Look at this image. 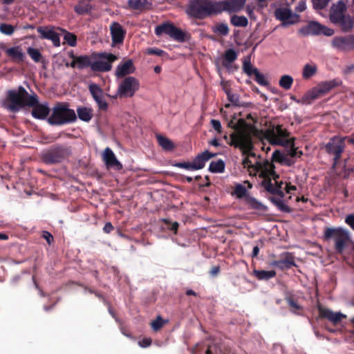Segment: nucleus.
I'll list each match as a JSON object with an SVG mask.
<instances>
[{"label": "nucleus", "mask_w": 354, "mask_h": 354, "mask_svg": "<svg viewBox=\"0 0 354 354\" xmlns=\"http://www.w3.org/2000/svg\"><path fill=\"white\" fill-rule=\"evenodd\" d=\"M59 30L63 32H64V39L66 43H67L71 46H75L77 44V37L73 33L67 32L62 28H59Z\"/></svg>", "instance_id": "obj_40"}, {"label": "nucleus", "mask_w": 354, "mask_h": 354, "mask_svg": "<svg viewBox=\"0 0 354 354\" xmlns=\"http://www.w3.org/2000/svg\"><path fill=\"white\" fill-rule=\"evenodd\" d=\"M270 266L284 270L290 268L292 266H295V262L292 257H286L284 259L270 262Z\"/></svg>", "instance_id": "obj_28"}, {"label": "nucleus", "mask_w": 354, "mask_h": 354, "mask_svg": "<svg viewBox=\"0 0 354 354\" xmlns=\"http://www.w3.org/2000/svg\"><path fill=\"white\" fill-rule=\"evenodd\" d=\"M147 53L150 55H156L158 56H161L165 53V52L162 50H160L159 48H149Z\"/></svg>", "instance_id": "obj_55"}, {"label": "nucleus", "mask_w": 354, "mask_h": 354, "mask_svg": "<svg viewBox=\"0 0 354 354\" xmlns=\"http://www.w3.org/2000/svg\"><path fill=\"white\" fill-rule=\"evenodd\" d=\"M243 70L249 76L254 75L257 71H258V69L252 65L250 56L244 57L243 62Z\"/></svg>", "instance_id": "obj_33"}, {"label": "nucleus", "mask_w": 354, "mask_h": 354, "mask_svg": "<svg viewBox=\"0 0 354 354\" xmlns=\"http://www.w3.org/2000/svg\"><path fill=\"white\" fill-rule=\"evenodd\" d=\"M6 53L14 62H21L24 61V54L21 52L19 46L7 48Z\"/></svg>", "instance_id": "obj_29"}, {"label": "nucleus", "mask_w": 354, "mask_h": 354, "mask_svg": "<svg viewBox=\"0 0 354 354\" xmlns=\"http://www.w3.org/2000/svg\"><path fill=\"white\" fill-rule=\"evenodd\" d=\"M306 2L304 1H301L299 2L297 6L295 8V10L297 12H303L306 10Z\"/></svg>", "instance_id": "obj_58"}, {"label": "nucleus", "mask_w": 354, "mask_h": 354, "mask_svg": "<svg viewBox=\"0 0 354 354\" xmlns=\"http://www.w3.org/2000/svg\"><path fill=\"white\" fill-rule=\"evenodd\" d=\"M274 16L282 22L283 26L296 24L299 20V15L292 13L288 8H278L274 11Z\"/></svg>", "instance_id": "obj_13"}, {"label": "nucleus", "mask_w": 354, "mask_h": 354, "mask_svg": "<svg viewBox=\"0 0 354 354\" xmlns=\"http://www.w3.org/2000/svg\"><path fill=\"white\" fill-rule=\"evenodd\" d=\"M151 344V339L150 338H144L138 342L140 346L142 348L148 347Z\"/></svg>", "instance_id": "obj_57"}, {"label": "nucleus", "mask_w": 354, "mask_h": 354, "mask_svg": "<svg viewBox=\"0 0 354 354\" xmlns=\"http://www.w3.org/2000/svg\"><path fill=\"white\" fill-rule=\"evenodd\" d=\"M72 153L71 147L66 145H53L41 153L42 162L48 165L60 164L66 160Z\"/></svg>", "instance_id": "obj_5"}, {"label": "nucleus", "mask_w": 354, "mask_h": 354, "mask_svg": "<svg viewBox=\"0 0 354 354\" xmlns=\"http://www.w3.org/2000/svg\"><path fill=\"white\" fill-rule=\"evenodd\" d=\"M238 53L233 48L226 50L222 57V65L229 71L234 72L237 69L233 62L237 59Z\"/></svg>", "instance_id": "obj_19"}, {"label": "nucleus", "mask_w": 354, "mask_h": 354, "mask_svg": "<svg viewBox=\"0 0 354 354\" xmlns=\"http://www.w3.org/2000/svg\"><path fill=\"white\" fill-rule=\"evenodd\" d=\"M225 92L227 96L228 100L232 103L234 106H239V97L237 94L232 93L228 89L225 88Z\"/></svg>", "instance_id": "obj_46"}, {"label": "nucleus", "mask_w": 354, "mask_h": 354, "mask_svg": "<svg viewBox=\"0 0 354 354\" xmlns=\"http://www.w3.org/2000/svg\"><path fill=\"white\" fill-rule=\"evenodd\" d=\"M167 322V321H164L161 316L158 315L156 319L151 322V326L153 330L157 331L160 329Z\"/></svg>", "instance_id": "obj_47"}, {"label": "nucleus", "mask_w": 354, "mask_h": 354, "mask_svg": "<svg viewBox=\"0 0 354 354\" xmlns=\"http://www.w3.org/2000/svg\"><path fill=\"white\" fill-rule=\"evenodd\" d=\"M37 31L39 33V38L41 39L50 40L56 47L60 46L59 34L55 31L53 26H39Z\"/></svg>", "instance_id": "obj_14"}, {"label": "nucleus", "mask_w": 354, "mask_h": 354, "mask_svg": "<svg viewBox=\"0 0 354 354\" xmlns=\"http://www.w3.org/2000/svg\"><path fill=\"white\" fill-rule=\"evenodd\" d=\"M264 137L273 145H280L290 149L292 156H297L295 148L294 139L290 138L289 132L282 127L277 125L269 127L264 133Z\"/></svg>", "instance_id": "obj_4"}, {"label": "nucleus", "mask_w": 354, "mask_h": 354, "mask_svg": "<svg viewBox=\"0 0 354 354\" xmlns=\"http://www.w3.org/2000/svg\"><path fill=\"white\" fill-rule=\"evenodd\" d=\"M140 88L138 79L132 76L126 77L118 85L117 95L120 97H131Z\"/></svg>", "instance_id": "obj_10"}, {"label": "nucleus", "mask_w": 354, "mask_h": 354, "mask_svg": "<svg viewBox=\"0 0 354 354\" xmlns=\"http://www.w3.org/2000/svg\"><path fill=\"white\" fill-rule=\"evenodd\" d=\"M246 187L242 184H237L234 187L233 194L238 198H245L248 195Z\"/></svg>", "instance_id": "obj_43"}, {"label": "nucleus", "mask_w": 354, "mask_h": 354, "mask_svg": "<svg viewBox=\"0 0 354 354\" xmlns=\"http://www.w3.org/2000/svg\"><path fill=\"white\" fill-rule=\"evenodd\" d=\"M215 154L212 153L208 151H205L198 155L192 161L195 170H198L203 168L206 162L208 161L210 158H213Z\"/></svg>", "instance_id": "obj_25"}, {"label": "nucleus", "mask_w": 354, "mask_h": 354, "mask_svg": "<svg viewBox=\"0 0 354 354\" xmlns=\"http://www.w3.org/2000/svg\"><path fill=\"white\" fill-rule=\"evenodd\" d=\"M41 237L47 241L48 245H50L54 241L53 235L48 231H43Z\"/></svg>", "instance_id": "obj_53"}, {"label": "nucleus", "mask_w": 354, "mask_h": 354, "mask_svg": "<svg viewBox=\"0 0 354 354\" xmlns=\"http://www.w3.org/2000/svg\"><path fill=\"white\" fill-rule=\"evenodd\" d=\"M277 205L279 209L285 212H289L290 208L289 207L281 200H279L277 202Z\"/></svg>", "instance_id": "obj_54"}, {"label": "nucleus", "mask_w": 354, "mask_h": 354, "mask_svg": "<svg viewBox=\"0 0 354 354\" xmlns=\"http://www.w3.org/2000/svg\"><path fill=\"white\" fill-rule=\"evenodd\" d=\"M220 271V268L218 266H215L214 268H212L210 273L212 275L214 276V275H216Z\"/></svg>", "instance_id": "obj_62"}, {"label": "nucleus", "mask_w": 354, "mask_h": 354, "mask_svg": "<svg viewBox=\"0 0 354 354\" xmlns=\"http://www.w3.org/2000/svg\"><path fill=\"white\" fill-rule=\"evenodd\" d=\"M322 29H324V26L320 24L311 21L305 28L302 29V32L308 35H319L322 33Z\"/></svg>", "instance_id": "obj_30"}, {"label": "nucleus", "mask_w": 354, "mask_h": 354, "mask_svg": "<svg viewBox=\"0 0 354 354\" xmlns=\"http://www.w3.org/2000/svg\"><path fill=\"white\" fill-rule=\"evenodd\" d=\"M293 81L292 76L289 75H283L279 79V85L285 90H289L292 86Z\"/></svg>", "instance_id": "obj_36"}, {"label": "nucleus", "mask_w": 354, "mask_h": 354, "mask_svg": "<svg viewBox=\"0 0 354 354\" xmlns=\"http://www.w3.org/2000/svg\"><path fill=\"white\" fill-rule=\"evenodd\" d=\"M102 160L108 169L120 171L122 169V164L118 160L113 151L106 147L102 154Z\"/></svg>", "instance_id": "obj_15"}, {"label": "nucleus", "mask_w": 354, "mask_h": 354, "mask_svg": "<svg viewBox=\"0 0 354 354\" xmlns=\"http://www.w3.org/2000/svg\"><path fill=\"white\" fill-rule=\"evenodd\" d=\"M320 316L328 319L334 325L339 324L346 315L341 312H334L332 310L322 306L318 307Z\"/></svg>", "instance_id": "obj_17"}, {"label": "nucleus", "mask_w": 354, "mask_h": 354, "mask_svg": "<svg viewBox=\"0 0 354 354\" xmlns=\"http://www.w3.org/2000/svg\"><path fill=\"white\" fill-rule=\"evenodd\" d=\"M346 4L339 1L330 8V20L335 24H339L344 31H347L353 27V22L349 16L345 15Z\"/></svg>", "instance_id": "obj_7"}, {"label": "nucleus", "mask_w": 354, "mask_h": 354, "mask_svg": "<svg viewBox=\"0 0 354 354\" xmlns=\"http://www.w3.org/2000/svg\"><path fill=\"white\" fill-rule=\"evenodd\" d=\"M112 41L114 44L122 43L125 31L118 22H113L110 26Z\"/></svg>", "instance_id": "obj_21"}, {"label": "nucleus", "mask_w": 354, "mask_h": 354, "mask_svg": "<svg viewBox=\"0 0 354 354\" xmlns=\"http://www.w3.org/2000/svg\"><path fill=\"white\" fill-rule=\"evenodd\" d=\"M77 111L80 119L88 122V109L87 108H78Z\"/></svg>", "instance_id": "obj_49"}, {"label": "nucleus", "mask_w": 354, "mask_h": 354, "mask_svg": "<svg viewBox=\"0 0 354 354\" xmlns=\"http://www.w3.org/2000/svg\"><path fill=\"white\" fill-rule=\"evenodd\" d=\"M225 169V163L223 160L212 161L209 166V170L212 173H222Z\"/></svg>", "instance_id": "obj_37"}, {"label": "nucleus", "mask_w": 354, "mask_h": 354, "mask_svg": "<svg viewBox=\"0 0 354 354\" xmlns=\"http://www.w3.org/2000/svg\"><path fill=\"white\" fill-rule=\"evenodd\" d=\"M342 82L339 79H334L329 81L321 82L316 88H317L321 96L324 95L329 92L332 88L341 85Z\"/></svg>", "instance_id": "obj_24"}, {"label": "nucleus", "mask_w": 354, "mask_h": 354, "mask_svg": "<svg viewBox=\"0 0 354 354\" xmlns=\"http://www.w3.org/2000/svg\"><path fill=\"white\" fill-rule=\"evenodd\" d=\"M77 116L74 110L69 109L67 102H57L53 109L50 116L48 118V122L52 125H62L73 122Z\"/></svg>", "instance_id": "obj_6"}, {"label": "nucleus", "mask_w": 354, "mask_h": 354, "mask_svg": "<svg viewBox=\"0 0 354 354\" xmlns=\"http://www.w3.org/2000/svg\"><path fill=\"white\" fill-rule=\"evenodd\" d=\"M345 222L348 225L352 230H354V214H349L346 216Z\"/></svg>", "instance_id": "obj_56"}, {"label": "nucleus", "mask_w": 354, "mask_h": 354, "mask_svg": "<svg viewBox=\"0 0 354 354\" xmlns=\"http://www.w3.org/2000/svg\"><path fill=\"white\" fill-rule=\"evenodd\" d=\"M176 167H179V168H183V169H187V170H195V169L194 168V165H193V163L192 162H178L176 164Z\"/></svg>", "instance_id": "obj_52"}, {"label": "nucleus", "mask_w": 354, "mask_h": 354, "mask_svg": "<svg viewBox=\"0 0 354 354\" xmlns=\"http://www.w3.org/2000/svg\"><path fill=\"white\" fill-rule=\"evenodd\" d=\"M255 75V81L260 85L267 86L268 84V82L266 80L265 75L261 73L259 71L254 74Z\"/></svg>", "instance_id": "obj_48"}, {"label": "nucleus", "mask_w": 354, "mask_h": 354, "mask_svg": "<svg viewBox=\"0 0 354 354\" xmlns=\"http://www.w3.org/2000/svg\"><path fill=\"white\" fill-rule=\"evenodd\" d=\"M322 97L316 88L313 87L308 91L297 103L299 104H310L313 100Z\"/></svg>", "instance_id": "obj_27"}, {"label": "nucleus", "mask_w": 354, "mask_h": 354, "mask_svg": "<svg viewBox=\"0 0 354 354\" xmlns=\"http://www.w3.org/2000/svg\"><path fill=\"white\" fill-rule=\"evenodd\" d=\"M344 72L345 74H349L351 73H354V64L346 66L344 68Z\"/></svg>", "instance_id": "obj_60"}, {"label": "nucleus", "mask_w": 354, "mask_h": 354, "mask_svg": "<svg viewBox=\"0 0 354 354\" xmlns=\"http://www.w3.org/2000/svg\"><path fill=\"white\" fill-rule=\"evenodd\" d=\"M326 239H333L335 248L338 253H343L350 241V234L348 230L342 227H328L324 231Z\"/></svg>", "instance_id": "obj_8"}, {"label": "nucleus", "mask_w": 354, "mask_h": 354, "mask_svg": "<svg viewBox=\"0 0 354 354\" xmlns=\"http://www.w3.org/2000/svg\"><path fill=\"white\" fill-rule=\"evenodd\" d=\"M209 143V145L214 146V147H218L221 145L218 140L216 138L212 140Z\"/></svg>", "instance_id": "obj_63"}, {"label": "nucleus", "mask_w": 354, "mask_h": 354, "mask_svg": "<svg viewBox=\"0 0 354 354\" xmlns=\"http://www.w3.org/2000/svg\"><path fill=\"white\" fill-rule=\"evenodd\" d=\"M28 106L32 108L31 111L32 117L39 120H45L50 111L48 103L41 104L39 102L37 95L36 102L33 105H28Z\"/></svg>", "instance_id": "obj_16"}, {"label": "nucleus", "mask_w": 354, "mask_h": 354, "mask_svg": "<svg viewBox=\"0 0 354 354\" xmlns=\"http://www.w3.org/2000/svg\"><path fill=\"white\" fill-rule=\"evenodd\" d=\"M272 160L279 162L280 163H284L286 165H290V162L289 160H287V158L279 151H275L272 153Z\"/></svg>", "instance_id": "obj_44"}, {"label": "nucleus", "mask_w": 354, "mask_h": 354, "mask_svg": "<svg viewBox=\"0 0 354 354\" xmlns=\"http://www.w3.org/2000/svg\"><path fill=\"white\" fill-rule=\"evenodd\" d=\"M70 57L73 59V61L71 64L66 63V66L67 67L75 68L77 67L79 69H82L88 66V56H80L76 57L73 51H71L69 53Z\"/></svg>", "instance_id": "obj_23"}, {"label": "nucleus", "mask_w": 354, "mask_h": 354, "mask_svg": "<svg viewBox=\"0 0 354 354\" xmlns=\"http://www.w3.org/2000/svg\"><path fill=\"white\" fill-rule=\"evenodd\" d=\"M36 102V94L29 95L27 91L21 86L17 90L8 91L5 105L12 112H17L21 109L33 105Z\"/></svg>", "instance_id": "obj_3"}, {"label": "nucleus", "mask_w": 354, "mask_h": 354, "mask_svg": "<svg viewBox=\"0 0 354 354\" xmlns=\"http://www.w3.org/2000/svg\"><path fill=\"white\" fill-rule=\"evenodd\" d=\"M245 2L246 0H226L214 2L208 0H195L190 3L187 13L194 17L203 18L223 11L229 13L236 12L243 8Z\"/></svg>", "instance_id": "obj_2"}, {"label": "nucleus", "mask_w": 354, "mask_h": 354, "mask_svg": "<svg viewBox=\"0 0 354 354\" xmlns=\"http://www.w3.org/2000/svg\"><path fill=\"white\" fill-rule=\"evenodd\" d=\"M136 67L131 59L125 60L119 64L115 71V75L117 78H121L133 73Z\"/></svg>", "instance_id": "obj_20"}, {"label": "nucleus", "mask_w": 354, "mask_h": 354, "mask_svg": "<svg viewBox=\"0 0 354 354\" xmlns=\"http://www.w3.org/2000/svg\"><path fill=\"white\" fill-rule=\"evenodd\" d=\"M113 229V226L111 223H106L103 227V230L106 233H110Z\"/></svg>", "instance_id": "obj_59"}, {"label": "nucleus", "mask_w": 354, "mask_h": 354, "mask_svg": "<svg viewBox=\"0 0 354 354\" xmlns=\"http://www.w3.org/2000/svg\"><path fill=\"white\" fill-rule=\"evenodd\" d=\"M322 33H324V35L327 36H330L333 35L334 31L332 29L326 28L324 26V29H322Z\"/></svg>", "instance_id": "obj_61"}, {"label": "nucleus", "mask_w": 354, "mask_h": 354, "mask_svg": "<svg viewBox=\"0 0 354 354\" xmlns=\"http://www.w3.org/2000/svg\"><path fill=\"white\" fill-rule=\"evenodd\" d=\"M155 33L157 36L166 34L177 41L182 42L185 40V34L180 29L169 22H165L156 26Z\"/></svg>", "instance_id": "obj_11"}, {"label": "nucleus", "mask_w": 354, "mask_h": 354, "mask_svg": "<svg viewBox=\"0 0 354 354\" xmlns=\"http://www.w3.org/2000/svg\"><path fill=\"white\" fill-rule=\"evenodd\" d=\"M212 128L216 131L217 133L221 134L222 133V125L219 120L212 119L210 121Z\"/></svg>", "instance_id": "obj_51"}, {"label": "nucleus", "mask_w": 354, "mask_h": 354, "mask_svg": "<svg viewBox=\"0 0 354 354\" xmlns=\"http://www.w3.org/2000/svg\"><path fill=\"white\" fill-rule=\"evenodd\" d=\"M15 30V26L6 24L2 23L0 24V32L6 35H12L13 32Z\"/></svg>", "instance_id": "obj_45"}, {"label": "nucleus", "mask_w": 354, "mask_h": 354, "mask_svg": "<svg viewBox=\"0 0 354 354\" xmlns=\"http://www.w3.org/2000/svg\"><path fill=\"white\" fill-rule=\"evenodd\" d=\"M353 43V40L351 36L337 37L333 41V46L338 50H346L352 48Z\"/></svg>", "instance_id": "obj_22"}, {"label": "nucleus", "mask_w": 354, "mask_h": 354, "mask_svg": "<svg viewBox=\"0 0 354 354\" xmlns=\"http://www.w3.org/2000/svg\"><path fill=\"white\" fill-rule=\"evenodd\" d=\"M231 24L236 27H246L248 20L245 16L232 15L230 18Z\"/></svg>", "instance_id": "obj_34"}, {"label": "nucleus", "mask_w": 354, "mask_h": 354, "mask_svg": "<svg viewBox=\"0 0 354 354\" xmlns=\"http://www.w3.org/2000/svg\"><path fill=\"white\" fill-rule=\"evenodd\" d=\"M213 31L218 35L226 36L229 33V28L226 24L221 23L213 27Z\"/></svg>", "instance_id": "obj_41"}, {"label": "nucleus", "mask_w": 354, "mask_h": 354, "mask_svg": "<svg viewBox=\"0 0 354 354\" xmlns=\"http://www.w3.org/2000/svg\"><path fill=\"white\" fill-rule=\"evenodd\" d=\"M178 223L177 222H174L170 227V230L174 231V232L176 233L178 230Z\"/></svg>", "instance_id": "obj_64"}, {"label": "nucleus", "mask_w": 354, "mask_h": 354, "mask_svg": "<svg viewBox=\"0 0 354 354\" xmlns=\"http://www.w3.org/2000/svg\"><path fill=\"white\" fill-rule=\"evenodd\" d=\"M27 53L35 62H42L43 57L39 49L28 47L27 48Z\"/></svg>", "instance_id": "obj_39"}, {"label": "nucleus", "mask_w": 354, "mask_h": 354, "mask_svg": "<svg viewBox=\"0 0 354 354\" xmlns=\"http://www.w3.org/2000/svg\"><path fill=\"white\" fill-rule=\"evenodd\" d=\"M317 71V65L314 63L306 64L304 65L302 76L304 79H308L316 74Z\"/></svg>", "instance_id": "obj_31"}, {"label": "nucleus", "mask_w": 354, "mask_h": 354, "mask_svg": "<svg viewBox=\"0 0 354 354\" xmlns=\"http://www.w3.org/2000/svg\"><path fill=\"white\" fill-rule=\"evenodd\" d=\"M90 93L96 102L99 109L102 111H106L107 109L108 104L102 90L96 84H90Z\"/></svg>", "instance_id": "obj_18"}, {"label": "nucleus", "mask_w": 354, "mask_h": 354, "mask_svg": "<svg viewBox=\"0 0 354 354\" xmlns=\"http://www.w3.org/2000/svg\"><path fill=\"white\" fill-rule=\"evenodd\" d=\"M74 10L79 15L86 14L88 12V0H80Z\"/></svg>", "instance_id": "obj_38"}, {"label": "nucleus", "mask_w": 354, "mask_h": 354, "mask_svg": "<svg viewBox=\"0 0 354 354\" xmlns=\"http://www.w3.org/2000/svg\"><path fill=\"white\" fill-rule=\"evenodd\" d=\"M245 203L248 208L255 210L259 213H264L267 211V207L261 202L251 196L245 198Z\"/></svg>", "instance_id": "obj_26"}, {"label": "nucleus", "mask_w": 354, "mask_h": 354, "mask_svg": "<svg viewBox=\"0 0 354 354\" xmlns=\"http://www.w3.org/2000/svg\"><path fill=\"white\" fill-rule=\"evenodd\" d=\"M230 145L239 149L245 157L243 160L244 168L248 169L250 176H259L262 179V186L269 192L283 197L285 191L292 194L297 190L295 185L287 182L279 180V176L276 174L273 164L268 160L261 162L259 157L252 152V131L248 127H236L230 135Z\"/></svg>", "instance_id": "obj_1"}, {"label": "nucleus", "mask_w": 354, "mask_h": 354, "mask_svg": "<svg viewBox=\"0 0 354 354\" xmlns=\"http://www.w3.org/2000/svg\"><path fill=\"white\" fill-rule=\"evenodd\" d=\"M156 138L158 144L164 150L170 151L174 148V144L169 138L161 135H157Z\"/></svg>", "instance_id": "obj_35"}, {"label": "nucleus", "mask_w": 354, "mask_h": 354, "mask_svg": "<svg viewBox=\"0 0 354 354\" xmlns=\"http://www.w3.org/2000/svg\"><path fill=\"white\" fill-rule=\"evenodd\" d=\"M254 275L259 280H268L276 276V272L274 270H257L253 272Z\"/></svg>", "instance_id": "obj_32"}, {"label": "nucleus", "mask_w": 354, "mask_h": 354, "mask_svg": "<svg viewBox=\"0 0 354 354\" xmlns=\"http://www.w3.org/2000/svg\"><path fill=\"white\" fill-rule=\"evenodd\" d=\"M330 0H312L313 6L316 10L324 8Z\"/></svg>", "instance_id": "obj_50"}, {"label": "nucleus", "mask_w": 354, "mask_h": 354, "mask_svg": "<svg viewBox=\"0 0 354 354\" xmlns=\"http://www.w3.org/2000/svg\"><path fill=\"white\" fill-rule=\"evenodd\" d=\"M116 59L117 57L112 53L93 54L90 57V68L95 72L109 71Z\"/></svg>", "instance_id": "obj_9"}, {"label": "nucleus", "mask_w": 354, "mask_h": 354, "mask_svg": "<svg viewBox=\"0 0 354 354\" xmlns=\"http://www.w3.org/2000/svg\"><path fill=\"white\" fill-rule=\"evenodd\" d=\"M346 137L334 136L326 145V151L328 153L334 156V165H336L345 149Z\"/></svg>", "instance_id": "obj_12"}, {"label": "nucleus", "mask_w": 354, "mask_h": 354, "mask_svg": "<svg viewBox=\"0 0 354 354\" xmlns=\"http://www.w3.org/2000/svg\"><path fill=\"white\" fill-rule=\"evenodd\" d=\"M147 3V0H128L129 7L133 10H142Z\"/></svg>", "instance_id": "obj_42"}]
</instances>
